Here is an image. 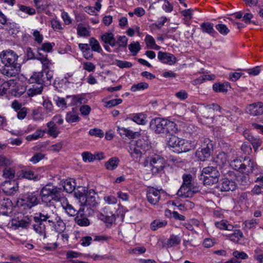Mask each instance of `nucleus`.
<instances>
[{
  "mask_svg": "<svg viewBox=\"0 0 263 263\" xmlns=\"http://www.w3.org/2000/svg\"><path fill=\"white\" fill-rule=\"evenodd\" d=\"M17 55L11 50L3 51L1 62L4 64L1 73L7 77H16L21 69L20 64L17 62Z\"/></svg>",
  "mask_w": 263,
  "mask_h": 263,
  "instance_id": "f257e3e1",
  "label": "nucleus"
},
{
  "mask_svg": "<svg viewBox=\"0 0 263 263\" xmlns=\"http://www.w3.org/2000/svg\"><path fill=\"white\" fill-rule=\"evenodd\" d=\"M74 196L82 206L91 208L98 204L97 195L93 190H88L85 187L78 186L74 192Z\"/></svg>",
  "mask_w": 263,
  "mask_h": 263,
  "instance_id": "f03ea898",
  "label": "nucleus"
},
{
  "mask_svg": "<svg viewBox=\"0 0 263 263\" xmlns=\"http://www.w3.org/2000/svg\"><path fill=\"white\" fill-rule=\"evenodd\" d=\"M183 182L177 192V195L182 198H191L199 192V186L192 183V176L185 174L182 177Z\"/></svg>",
  "mask_w": 263,
  "mask_h": 263,
  "instance_id": "7ed1b4c3",
  "label": "nucleus"
},
{
  "mask_svg": "<svg viewBox=\"0 0 263 263\" xmlns=\"http://www.w3.org/2000/svg\"><path fill=\"white\" fill-rule=\"evenodd\" d=\"M33 219L37 221L40 219L44 222L47 221L49 223H53L54 221L59 219V216L55 211L47 208L39 213H36Z\"/></svg>",
  "mask_w": 263,
  "mask_h": 263,
  "instance_id": "20e7f679",
  "label": "nucleus"
},
{
  "mask_svg": "<svg viewBox=\"0 0 263 263\" xmlns=\"http://www.w3.org/2000/svg\"><path fill=\"white\" fill-rule=\"evenodd\" d=\"M185 140L184 139L178 138V137L171 135L167 141L168 146L175 148L178 153H182L188 151V149L184 145Z\"/></svg>",
  "mask_w": 263,
  "mask_h": 263,
  "instance_id": "39448f33",
  "label": "nucleus"
},
{
  "mask_svg": "<svg viewBox=\"0 0 263 263\" xmlns=\"http://www.w3.org/2000/svg\"><path fill=\"white\" fill-rule=\"evenodd\" d=\"M166 119L156 118L149 124L150 128L156 134H164Z\"/></svg>",
  "mask_w": 263,
  "mask_h": 263,
  "instance_id": "423d86ee",
  "label": "nucleus"
},
{
  "mask_svg": "<svg viewBox=\"0 0 263 263\" xmlns=\"http://www.w3.org/2000/svg\"><path fill=\"white\" fill-rule=\"evenodd\" d=\"M57 187L53 186L49 184L44 186L40 191V195L42 201L47 202L51 199L49 197H51L52 194H56L57 192Z\"/></svg>",
  "mask_w": 263,
  "mask_h": 263,
  "instance_id": "0eeeda50",
  "label": "nucleus"
},
{
  "mask_svg": "<svg viewBox=\"0 0 263 263\" xmlns=\"http://www.w3.org/2000/svg\"><path fill=\"white\" fill-rule=\"evenodd\" d=\"M160 191L153 187H148L147 190V199L148 201L154 205L156 204L160 199Z\"/></svg>",
  "mask_w": 263,
  "mask_h": 263,
  "instance_id": "6e6552de",
  "label": "nucleus"
},
{
  "mask_svg": "<svg viewBox=\"0 0 263 263\" xmlns=\"http://www.w3.org/2000/svg\"><path fill=\"white\" fill-rule=\"evenodd\" d=\"M246 112L254 116L263 114V103L259 102L249 105L246 108Z\"/></svg>",
  "mask_w": 263,
  "mask_h": 263,
  "instance_id": "1a4fd4ad",
  "label": "nucleus"
},
{
  "mask_svg": "<svg viewBox=\"0 0 263 263\" xmlns=\"http://www.w3.org/2000/svg\"><path fill=\"white\" fill-rule=\"evenodd\" d=\"M23 200L26 202L25 204H26L27 206L31 209L39 203L38 194L37 192L28 193L24 196Z\"/></svg>",
  "mask_w": 263,
  "mask_h": 263,
  "instance_id": "9d476101",
  "label": "nucleus"
},
{
  "mask_svg": "<svg viewBox=\"0 0 263 263\" xmlns=\"http://www.w3.org/2000/svg\"><path fill=\"white\" fill-rule=\"evenodd\" d=\"M158 58L162 62L171 65L175 63L176 61V58L173 54L162 51L158 52Z\"/></svg>",
  "mask_w": 263,
  "mask_h": 263,
  "instance_id": "9b49d317",
  "label": "nucleus"
},
{
  "mask_svg": "<svg viewBox=\"0 0 263 263\" xmlns=\"http://www.w3.org/2000/svg\"><path fill=\"white\" fill-rule=\"evenodd\" d=\"M219 188L222 192H228L234 191L236 188V184L234 181L228 178L222 179L219 185Z\"/></svg>",
  "mask_w": 263,
  "mask_h": 263,
  "instance_id": "f8f14e48",
  "label": "nucleus"
},
{
  "mask_svg": "<svg viewBox=\"0 0 263 263\" xmlns=\"http://www.w3.org/2000/svg\"><path fill=\"white\" fill-rule=\"evenodd\" d=\"M220 174L216 166H208L203 168L201 176L211 177V178L219 177Z\"/></svg>",
  "mask_w": 263,
  "mask_h": 263,
  "instance_id": "ddd939ff",
  "label": "nucleus"
},
{
  "mask_svg": "<svg viewBox=\"0 0 263 263\" xmlns=\"http://www.w3.org/2000/svg\"><path fill=\"white\" fill-rule=\"evenodd\" d=\"M12 210V203L9 198L3 199V203H1V214L5 216H9L11 214Z\"/></svg>",
  "mask_w": 263,
  "mask_h": 263,
  "instance_id": "4468645a",
  "label": "nucleus"
},
{
  "mask_svg": "<svg viewBox=\"0 0 263 263\" xmlns=\"http://www.w3.org/2000/svg\"><path fill=\"white\" fill-rule=\"evenodd\" d=\"M29 223L30 221L29 218H25L24 219H22L21 220L16 219H12L11 222L8 224V226L9 227H14L15 229L20 227L26 228L29 226Z\"/></svg>",
  "mask_w": 263,
  "mask_h": 263,
  "instance_id": "2eb2a0df",
  "label": "nucleus"
},
{
  "mask_svg": "<svg viewBox=\"0 0 263 263\" xmlns=\"http://www.w3.org/2000/svg\"><path fill=\"white\" fill-rule=\"evenodd\" d=\"M198 142L200 146L198 148L212 153L213 145L212 141L209 138H201Z\"/></svg>",
  "mask_w": 263,
  "mask_h": 263,
  "instance_id": "dca6fc26",
  "label": "nucleus"
},
{
  "mask_svg": "<svg viewBox=\"0 0 263 263\" xmlns=\"http://www.w3.org/2000/svg\"><path fill=\"white\" fill-rule=\"evenodd\" d=\"M84 209L81 208L78 211V215L75 218L76 222L79 226L82 227L88 226L90 224V221L87 218L83 217Z\"/></svg>",
  "mask_w": 263,
  "mask_h": 263,
  "instance_id": "f3484780",
  "label": "nucleus"
},
{
  "mask_svg": "<svg viewBox=\"0 0 263 263\" xmlns=\"http://www.w3.org/2000/svg\"><path fill=\"white\" fill-rule=\"evenodd\" d=\"M101 40L105 44H109L111 47L115 46L117 44V40L111 32H106L102 34Z\"/></svg>",
  "mask_w": 263,
  "mask_h": 263,
  "instance_id": "a211bd4d",
  "label": "nucleus"
},
{
  "mask_svg": "<svg viewBox=\"0 0 263 263\" xmlns=\"http://www.w3.org/2000/svg\"><path fill=\"white\" fill-rule=\"evenodd\" d=\"M30 83H36L43 85L45 84V78H44L43 71L34 72L29 79Z\"/></svg>",
  "mask_w": 263,
  "mask_h": 263,
  "instance_id": "6ab92c4d",
  "label": "nucleus"
},
{
  "mask_svg": "<svg viewBox=\"0 0 263 263\" xmlns=\"http://www.w3.org/2000/svg\"><path fill=\"white\" fill-rule=\"evenodd\" d=\"M1 24L4 25L1 27V29L5 30L7 31V33L9 35L13 34L14 24L11 23H7V18L3 13L1 12Z\"/></svg>",
  "mask_w": 263,
  "mask_h": 263,
  "instance_id": "aec40b11",
  "label": "nucleus"
},
{
  "mask_svg": "<svg viewBox=\"0 0 263 263\" xmlns=\"http://www.w3.org/2000/svg\"><path fill=\"white\" fill-rule=\"evenodd\" d=\"M34 221L35 222V223L33 225L34 230L40 235H43L44 238H46V227L43 223L44 221L40 220V219L39 221L37 220Z\"/></svg>",
  "mask_w": 263,
  "mask_h": 263,
  "instance_id": "412c9836",
  "label": "nucleus"
},
{
  "mask_svg": "<svg viewBox=\"0 0 263 263\" xmlns=\"http://www.w3.org/2000/svg\"><path fill=\"white\" fill-rule=\"evenodd\" d=\"M14 181L5 180L2 183L4 187L2 189L3 191L8 195L12 194L15 190L14 186Z\"/></svg>",
  "mask_w": 263,
  "mask_h": 263,
  "instance_id": "4be33fe9",
  "label": "nucleus"
},
{
  "mask_svg": "<svg viewBox=\"0 0 263 263\" xmlns=\"http://www.w3.org/2000/svg\"><path fill=\"white\" fill-rule=\"evenodd\" d=\"M200 27L203 32L206 33L213 36H215V35L217 34L216 31L214 29L213 24L211 23H203L201 25Z\"/></svg>",
  "mask_w": 263,
  "mask_h": 263,
  "instance_id": "5701e85b",
  "label": "nucleus"
},
{
  "mask_svg": "<svg viewBox=\"0 0 263 263\" xmlns=\"http://www.w3.org/2000/svg\"><path fill=\"white\" fill-rule=\"evenodd\" d=\"M139 143L138 140H137L134 144H132L130 146V149L131 151V155L133 156L136 155L137 157H140L142 155L144 154L146 152L143 148L142 149L140 145H138Z\"/></svg>",
  "mask_w": 263,
  "mask_h": 263,
  "instance_id": "b1692460",
  "label": "nucleus"
},
{
  "mask_svg": "<svg viewBox=\"0 0 263 263\" xmlns=\"http://www.w3.org/2000/svg\"><path fill=\"white\" fill-rule=\"evenodd\" d=\"M145 162L149 164H154L156 163L163 164L165 162V161L161 156L158 155H154L148 157L145 160Z\"/></svg>",
  "mask_w": 263,
  "mask_h": 263,
  "instance_id": "393cba45",
  "label": "nucleus"
},
{
  "mask_svg": "<svg viewBox=\"0 0 263 263\" xmlns=\"http://www.w3.org/2000/svg\"><path fill=\"white\" fill-rule=\"evenodd\" d=\"M36 59L40 61L42 64V71L50 69L52 64L51 61L47 58V55L45 56L40 55Z\"/></svg>",
  "mask_w": 263,
  "mask_h": 263,
  "instance_id": "a878e982",
  "label": "nucleus"
},
{
  "mask_svg": "<svg viewBox=\"0 0 263 263\" xmlns=\"http://www.w3.org/2000/svg\"><path fill=\"white\" fill-rule=\"evenodd\" d=\"M146 116L143 113L133 114L132 117V120L138 124L145 125L146 123Z\"/></svg>",
  "mask_w": 263,
  "mask_h": 263,
  "instance_id": "bb28decb",
  "label": "nucleus"
},
{
  "mask_svg": "<svg viewBox=\"0 0 263 263\" xmlns=\"http://www.w3.org/2000/svg\"><path fill=\"white\" fill-rule=\"evenodd\" d=\"M229 87H230V85L228 82L215 83L213 85V89L216 92H227Z\"/></svg>",
  "mask_w": 263,
  "mask_h": 263,
  "instance_id": "cd10ccee",
  "label": "nucleus"
},
{
  "mask_svg": "<svg viewBox=\"0 0 263 263\" xmlns=\"http://www.w3.org/2000/svg\"><path fill=\"white\" fill-rule=\"evenodd\" d=\"M165 123V133H170L172 135L177 132L178 129L175 122L166 120Z\"/></svg>",
  "mask_w": 263,
  "mask_h": 263,
  "instance_id": "c85d7f7f",
  "label": "nucleus"
},
{
  "mask_svg": "<svg viewBox=\"0 0 263 263\" xmlns=\"http://www.w3.org/2000/svg\"><path fill=\"white\" fill-rule=\"evenodd\" d=\"M47 126L48 128L47 132L48 135L53 138H56L59 134V131L58 130L57 127L54 122L52 121H50L47 123Z\"/></svg>",
  "mask_w": 263,
  "mask_h": 263,
  "instance_id": "c756f323",
  "label": "nucleus"
},
{
  "mask_svg": "<svg viewBox=\"0 0 263 263\" xmlns=\"http://www.w3.org/2000/svg\"><path fill=\"white\" fill-rule=\"evenodd\" d=\"M138 145H140L142 149L143 148L146 151L149 150L151 148L150 142L147 136H142L138 140Z\"/></svg>",
  "mask_w": 263,
  "mask_h": 263,
  "instance_id": "7c9ffc66",
  "label": "nucleus"
},
{
  "mask_svg": "<svg viewBox=\"0 0 263 263\" xmlns=\"http://www.w3.org/2000/svg\"><path fill=\"white\" fill-rule=\"evenodd\" d=\"M63 186L64 190L69 193H72L74 190L75 191L77 189H76V182L72 179L66 180L64 181Z\"/></svg>",
  "mask_w": 263,
  "mask_h": 263,
  "instance_id": "2f4dec72",
  "label": "nucleus"
},
{
  "mask_svg": "<svg viewBox=\"0 0 263 263\" xmlns=\"http://www.w3.org/2000/svg\"><path fill=\"white\" fill-rule=\"evenodd\" d=\"M211 152L208 151H204L200 148L196 152V157L199 161H204L207 160L211 156Z\"/></svg>",
  "mask_w": 263,
  "mask_h": 263,
  "instance_id": "473e14b6",
  "label": "nucleus"
},
{
  "mask_svg": "<svg viewBox=\"0 0 263 263\" xmlns=\"http://www.w3.org/2000/svg\"><path fill=\"white\" fill-rule=\"evenodd\" d=\"M80 119V118L74 109H73L71 111L68 112L66 115V120L68 123L78 122Z\"/></svg>",
  "mask_w": 263,
  "mask_h": 263,
  "instance_id": "72a5a7b5",
  "label": "nucleus"
},
{
  "mask_svg": "<svg viewBox=\"0 0 263 263\" xmlns=\"http://www.w3.org/2000/svg\"><path fill=\"white\" fill-rule=\"evenodd\" d=\"M233 168L240 173L243 174L245 175H248L250 172H252L253 166L234 165V167Z\"/></svg>",
  "mask_w": 263,
  "mask_h": 263,
  "instance_id": "f704fd0d",
  "label": "nucleus"
},
{
  "mask_svg": "<svg viewBox=\"0 0 263 263\" xmlns=\"http://www.w3.org/2000/svg\"><path fill=\"white\" fill-rule=\"evenodd\" d=\"M226 236L232 241L238 242L243 237V234L239 230H236Z\"/></svg>",
  "mask_w": 263,
  "mask_h": 263,
  "instance_id": "c9c22d12",
  "label": "nucleus"
},
{
  "mask_svg": "<svg viewBox=\"0 0 263 263\" xmlns=\"http://www.w3.org/2000/svg\"><path fill=\"white\" fill-rule=\"evenodd\" d=\"M19 176L30 180H36L39 179L38 175L35 174L33 171L30 170L22 171Z\"/></svg>",
  "mask_w": 263,
  "mask_h": 263,
  "instance_id": "e433bc0d",
  "label": "nucleus"
},
{
  "mask_svg": "<svg viewBox=\"0 0 263 263\" xmlns=\"http://www.w3.org/2000/svg\"><path fill=\"white\" fill-rule=\"evenodd\" d=\"M117 131L123 138H125L126 137L128 138H132L134 136V134L132 131L124 127H120L118 126L117 127Z\"/></svg>",
  "mask_w": 263,
  "mask_h": 263,
  "instance_id": "4c0bfd02",
  "label": "nucleus"
},
{
  "mask_svg": "<svg viewBox=\"0 0 263 263\" xmlns=\"http://www.w3.org/2000/svg\"><path fill=\"white\" fill-rule=\"evenodd\" d=\"M228 161L226 153H219L214 159V162L217 164H226Z\"/></svg>",
  "mask_w": 263,
  "mask_h": 263,
  "instance_id": "58836bf2",
  "label": "nucleus"
},
{
  "mask_svg": "<svg viewBox=\"0 0 263 263\" xmlns=\"http://www.w3.org/2000/svg\"><path fill=\"white\" fill-rule=\"evenodd\" d=\"M52 224L54 226L55 231L59 233L63 232L66 228L65 223L60 217L59 219L57 220L56 221H54V223Z\"/></svg>",
  "mask_w": 263,
  "mask_h": 263,
  "instance_id": "ea45409f",
  "label": "nucleus"
},
{
  "mask_svg": "<svg viewBox=\"0 0 263 263\" xmlns=\"http://www.w3.org/2000/svg\"><path fill=\"white\" fill-rule=\"evenodd\" d=\"M39 86H33L32 87L28 90L27 93L29 96L33 97L35 95L40 94L43 91V85H39Z\"/></svg>",
  "mask_w": 263,
  "mask_h": 263,
  "instance_id": "a19ab883",
  "label": "nucleus"
},
{
  "mask_svg": "<svg viewBox=\"0 0 263 263\" xmlns=\"http://www.w3.org/2000/svg\"><path fill=\"white\" fill-rule=\"evenodd\" d=\"M181 238L177 235H172L167 240L166 245L168 247L176 246L180 243Z\"/></svg>",
  "mask_w": 263,
  "mask_h": 263,
  "instance_id": "79ce46f5",
  "label": "nucleus"
},
{
  "mask_svg": "<svg viewBox=\"0 0 263 263\" xmlns=\"http://www.w3.org/2000/svg\"><path fill=\"white\" fill-rule=\"evenodd\" d=\"M63 209L65 212L70 216H74L78 215V211H77L71 205L68 203H66V205L62 204Z\"/></svg>",
  "mask_w": 263,
  "mask_h": 263,
  "instance_id": "37998d69",
  "label": "nucleus"
},
{
  "mask_svg": "<svg viewBox=\"0 0 263 263\" xmlns=\"http://www.w3.org/2000/svg\"><path fill=\"white\" fill-rule=\"evenodd\" d=\"M148 87V84L145 82H140L132 85L130 90L133 92L143 90Z\"/></svg>",
  "mask_w": 263,
  "mask_h": 263,
  "instance_id": "c03bdc74",
  "label": "nucleus"
},
{
  "mask_svg": "<svg viewBox=\"0 0 263 263\" xmlns=\"http://www.w3.org/2000/svg\"><path fill=\"white\" fill-rule=\"evenodd\" d=\"M89 44L92 51L98 52H100L102 51V48L99 42L95 38L91 37L89 39Z\"/></svg>",
  "mask_w": 263,
  "mask_h": 263,
  "instance_id": "a18cd8bd",
  "label": "nucleus"
},
{
  "mask_svg": "<svg viewBox=\"0 0 263 263\" xmlns=\"http://www.w3.org/2000/svg\"><path fill=\"white\" fill-rule=\"evenodd\" d=\"M44 131L39 129L37 130L32 135H28L26 137V139L28 141H31L33 140H37L39 138H42L44 136Z\"/></svg>",
  "mask_w": 263,
  "mask_h": 263,
  "instance_id": "49530a36",
  "label": "nucleus"
},
{
  "mask_svg": "<svg viewBox=\"0 0 263 263\" xmlns=\"http://www.w3.org/2000/svg\"><path fill=\"white\" fill-rule=\"evenodd\" d=\"M128 49L133 55H136L140 50L141 46L138 42H133L128 45Z\"/></svg>",
  "mask_w": 263,
  "mask_h": 263,
  "instance_id": "de8ad7c7",
  "label": "nucleus"
},
{
  "mask_svg": "<svg viewBox=\"0 0 263 263\" xmlns=\"http://www.w3.org/2000/svg\"><path fill=\"white\" fill-rule=\"evenodd\" d=\"M14 176V171L11 168H5L3 171V177L6 180H11Z\"/></svg>",
  "mask_w": 263,
  "mask_h": 263,
  "instance_id": "09e8293b",
  "label": "nucleus"
},
{
  "mask_svg": "<svg viewBox=\"0 0 263 263\" xmlns=\"http://www.w3.org/2000/svg\"><path fill=\"white\" fill-rule=\"evenodd\" d=\"M203 183L205 185H212L218 182V177L211 178V177L203 176Z\"/></svg>",
  "mask_w": 263,
  "mask_h": 263,
  "instance_id": "8fccbe9b",
  "label": "nucleus"
},
{
  "mask_svg": "<svg viewBox=\"0 0 263 263\" xmlns=\"http://www.w3.org/2000/svg\"><path fill=\"white\" fill-rule=\"evenodd\" d=\"M215 28L223 35H227L230 32V30L224 24H218L215 26Z\"/></svg>",
  "mask_w": 263,
  "mask_h": 263,
  "instance_id": "3c124183",
  "label": "nucleus"
},
{
  "mask_svg": "<svg viewBox=\"0 0 263 263\" xmlns=\"http://www.w3.org/2000/svg\"><path fill=\"white\" fill-rule=\"evenodd\" d=\"M77 31H78V34L79 36H84L86 37L89 36V31L88 30V29L82 26V25H79L77 27Z\"/></svg>",
  "mask_w": 263,
  "mask_h": 263,
  "instance_id": "603ef678",
  "label": "nucleus"
},
{
  "mask_svg": "<svg viewBox=\"0 0 263 263\" xmlns=\"http://www.w3.org/2000/svg\"><path fill=\"white\" fill-rule=\"evenodd\" d=\"M167 224L166 221H160L158 220H154L151 224V229L155 231L159 228H162L165 227Z\"/></svg>",
  "mask_w": 263,
  "mask_h": 263,
  "instance_id": "864d4df0",
  "label": "nucleus"
},
{
  "mask_svg": "<svg viewBox=\"0 0 263 263\" xmlns=\"http://www.w3.org/2000/svg\"><path fill=\"white\" fill-rule=\"evenodd\" d=\"M14 81L13 80H10L9 81H5L2 84H1V87H2V91H1V96L3 94L6 93V91L8 88H9L12 85H14Z\"/></svg>",
  "mask_w": 263,
  "mask_h": 263,
  "instance_id": "5fc2aeb1",
  "label": "nucleus"
},
{
  "mask_svg": "<svg viewBox=\"0 0 263 263\" xmlns=\"http://www.w3.org/2000/svg\"><path fill=\"white\" fill-rule=\"evenodd\" d=\"M43 72L46 73V77L44 76L45 78V85H50L51 83V80L52 79L53 75V71L50 69L46 70V71H43Z\"/></svg>",
  "mask_w": 263,
  "mask_h": 263,
  "instance_id": "6e6d98bb",
  "label": "nucleus"
},
{
  "mask_svg": "<svg viewBox=\"0 0 263 263\" xmlns=\"http://www.w3.org/2000/svg\"><path fill=\"white\" fill-rule=\"evenodd\" d=\"M83 160L85 162H92L93 161V154L89 152H85L82 154Z\"/></svg>",
  "mask_w": 263,
  "mask_h": 263,
  "instance_id": "4d7b16f0",
  "label": "nucleus"
},
{
  "mask_svg": "<svg viewBox=\"0 0 263 263\" xmlns=\"http://www.w3.org/2000/svg\"><path fill=\"white\" fill-rule=\"evenodd\" d=\"M115 64L121 68H130L132 66V64L130 62L119 60L115 61Z\"/></svg>",
  "mask_w": 263,
  "mask_h": 263,
  "instance_id": "13d9d810",
  "label": "nucleus"
},
{
  "mask_svg": "<svg viewBox=\"0 0 263 263\" xmlns=\"http://www.w3.org/2000/svg\"><path fill=\"white\" fill-rule=\"evenodd\" d=\"M82 65L83 69L88 72L93 71L96 69L95 65L90 62H84Z\"/></svg>",
  "mask_w": 263,
  "mask_h": 263,
  "instance_id": "bf43d9fd",
  "label": "nucleus"
},
{
  "mask_svg": "<svg viewBox=\"0 0 263 263\" xmlns=\"http://www.w3.org/2000/svg\"><path fill=\"white\" fill-rule=\"evenodd\" d=\"M258 221L256 219H252L245 221L243 224L245 226V228L250 229L255 227Z\"/></svg>",
  "mask_w": 263,
  "mask_h": 263,
  "instance_id": "052dcab7",
  "label": "nucleus"
},
{
  "mask_svg": "<svg viewBox=\"0 0 263 263\" xmlns=\"http://www.w3.org/2000/svg\"><path fill=\"white\" fill-rule=\"evenodd\" d=\"M127 38L125 36H119L117 41V44L118 45L119 47L125 48L127 46Z\"/></svg>",
  "mask_w": 263,
  "mask_h": 263,
  "instance_id": "680f3d73",
  "label": "nucleus"
},
{
  "mask_svg": "<svg viewBox=\"0 0 263 263\" xmlns=\"http://www.w3.org/2000/svg\"><path fill=\"white\" fill-rule=\"evenodd\" d=\"M20 10L29 15H33L35 13V10L34 8L27 7L25 6L20 5L19 6Z\"/></svg>",
  "mask_w": 263,
  "mask_h": 263,
  "instance_id": "e2e57ef3",
  "label": "nucleus"
},
{
  "mask_svg": "<svg viewBox=\"0 0 263 263\" xmlns=\"http://www.w3.org/2000/svg\"><path fill=\"white\" fill-rule=\"evenodd\" d=\"M89 134L91 136H95L97 137H102L104 135L103 132L99 128H93L90 129L89 131Z\"/></svg>",
  "mask_w": 263,
  "mask_h": 263,
  "instance_id": "0e129e2a",
  "label": "nucleus"
},
{
  "mask_svg": "<svg viewBox=\"0 0 263 263\" xmlns=\"http://www.w3.org/2000/svg\"><path fill=\"white\" fill-rule=\"evenodd\" d=\"M122 102V100L121 99H112L106 103L105 106L108 108H110L121 103Z\"/></svg>",
  "mask_w": 263,
  "mask_h": 263,
  "instance_id": "69168bd1",
  "label": "nucleus"
},
{
  "mask_svg": "<svg viewBox=\"0 0 263 263\" xmlns=\"http://www.w3.org/2000/svg\"><path fill=\"white\" fill-rule=\"evenodd\" d=\"M242 74L243 73L240 72H230L229 74V79L233 82H235L238 80Z\"/></svg>",
  "mask_w": 263,
  "mask_h": 263,
  "instance_id": "338daca9",
  "label": "nucleus"
},
{
  "mask_svg": "<svg viewBox=\"0 0 263 263\" xmlns=\"http://www.w3.org/2000/svg\"><path fill=\"white\" fill-rule=\"evenodd\" d=\"M254 258L258 261L259 263L263 262V252L260 249L255 250Z\"/></svg>",
  "mask_w": 263,
  "mask_h": 263,
  "instance_id": "774afa93",
  "label": "nucleus"
}]
</instances>
